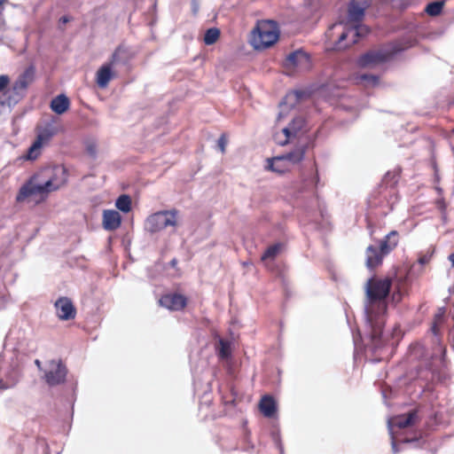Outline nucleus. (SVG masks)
Segmentation results:
<instances>
[{"mask_svg":"<svg viewBox=\"0 0 454 454\" xmlns=\"http://www.w3.org/2000/svg\"><path fill=\"white\" fill-rule=\"evenodd\" d=\"M121 223V216L116 210H104L103 226L106 231H114L118 229Z\"/></svg>","mask_w":454,"mask_h":454,"instance_id":"obj_17","label":"nucleus"},{"mask_svg":"<svg viewBox=\"0 0 454 454\" xmlns=\"http://www.w3.org/2000/svg\"><path fill=\"white\" fill-rule=\"evenodd\" d=\"M113 76L111 64H104L97 72L96 82L98 86L102 89L106 88Z\"/></svg>","mask_w":454,"mask_h":454,"instance_id":"obj_19","label":"nucleus"},{"mask_svg":"<svg viewBox=\"0 0 454 454\" xmlns=\"http://www.w3.org/2000/svg\"><path fill=\"white\" fill-rule=\"evenodd\" d=\"M307 93L302 90L291 91L286 94L284 100L280 103V112L278 119L280 120L284 116V112L290 106H294L300 100L304 98Z\"/></svg>","mask_w":454,"mask_h":454,"instance_id":"obj_16","label":"nucleus"},{"mask_svg":"<svg viewBox=\"0 0 454 454\" xmlns=\"http://www.w3.org/2000/svg\"><path fill=\"white\" fill-rule=\"evenodd\" d=\"M86 152L92 158L96 157L97 154V146L94 143H88L86 145Z\"/></svg>","mask_w":454,"mask_h":454,"instance_id":"obj_35","label":"nucleus"},{"mask_svg":"<svg viewBox=\"0 0 454 454\" xmlns=\"http://www.w3.org/2000/svg\"><path fill=\"white\" fill-rule=\"evenodd\" d=\"M356 82L364 86L374 87L379 83V77L374 74H363L357 75Z\"/></svg>","mask_w":454,"mask_h":454,"instance_id":"obj_27","label":"nucleus"},{"mask_svg":"<svg viewBox=\"0 0 454 454\" xmlns=\"http://www.w3.org/2000/svg\"><path fill=\"white\" fill-rule=\"evenodd\" d=\"M3 0H0V4L2 3Z\"/></svg>","mask_w":454,"mask_h":454,"instance_id":"obj_43","label":"nucleus"},{"mask_svg":"<svg viewBox=\"0 0 454 454\" xmlns=\"http://www.w3.org/2000/svg\"><path fill=\"white\" fill-rule=\"evenodd\" d=\"M160 304L171 310H179L186 305V299L179 294H170L160 299Z\"/></svg>","mask_w":454,"mask_h":454,"instance_id":"obj_14","label":"nucleus"},{"mask_svg":"<svg viewBox=\"0 0 454 454\" xmlns=\"http://www.w3.org/2000/svg\"><path fill=\"white\" fill-rule=\"evenodd\" d=\"M444 312H445L444 309H440L438 313L435 314V316H434V321L431 327V331L435 336L438 335L439 327L442 322Z\"/></svg>","mask_w":454,"mask_h":454,"instance_id":"obj_32","label":"nucleus"},{"mask_svg":"<svg viewBox=\"0 0 454 454\" xmlns=\"http://www.w3.org/2000/svg\"><path fill=\"white\" fill-rule=\"evenodd\" d=\"M443 4V1L432 2L427 5L425 11L430 16H437L441 13Z\"/></svg>","mask_w":454,"mask_h":454,"instance_id":"obj_30","label":"nucleus"},{"mask_svg":"<svg viewBox=\"0 0 454 454\" xmlns=\"http://www.w3.org/2000/svg\"><path fill=\"white\" fill-rule=\"evenodd\" d=\"M284 67L287 69H308L310 67L309 56L301 50L293 51L286 56Z\"/></svg>","mask_w":454,"mask_h":454,"instance_id":"obj_11","label":"nucleus"},{"mask_svg":"<svg viewBox=\"0 0 454 454\" xmlns=\"http://www.w3.org/2000/svg\"><path fill=\"white\" fill-rule=\"evenodd\" d=\"M70 102L67 96L61 94L54 98L51 102V110L58 114H64L69 107Z\"/></svg>","mask_w":454,"mask_h":454,"instance_id":"obj_20","label":"nucleus"},{"mask_svg":"<svg viewBox=\"0 0 454 454\" xmlns=\"http://www.w3.org/2000/svg\"><path fill=\"white\" fill-rule=\"evenodd\" d=\"M57 132L58 129L55 126L47 125L38 133L36 139L44 145L57 134Z\"/></svg>","mask_w":454,"mask_h":454,"instance_id":"obj_23","label":"nucleus"},{"mask_svg":"<svg viewBox=\"0 0 454 454\" xmlns=\"http://www.w3.org/2000/svg\"><path fill=\"white\" fill-rule=\"evenodd\" d=\"M35 364H36V366L38 367V369L42 372H43V367L42 366V363L40 360L36 359L35 361Z\"/></svg>","mask_w":454,"mask_h":454,"instance_id":"obj_37","label":"nucleus"},{"mask_svg":"<svg viewBox=\"0 0 454 454\" xmlns=\"http://www.w3.org/2000/svg\"><path fill=\"white\" fill-rule=\"evenodd\" d=\"M35 79V68L33 67H27L12 84V90L15 95L14 98L10 97V101L17 103L21 98Z\"/></svg>","mask_w":454,"mask_h":454,"instance_id":"obj_9","label":"nucleus"},{"mask_svg":"<svg viewBox=\"0 0 454 454\" xmlns=\"http://www.w3.org/2000/svg\"><path fill=\"white\" fill-rule=\"evenodd\" d=\"M391 288V279H373L367 281L365 315L366 320L371 327L372 340H376L380 337L383 325L385 324L384 315L387 312V301Z\"/></svg>","mask_w":454,"mask_h":454,"instance_id":"obj_1","label":"nucleus"},{"mask_svg":"<svg viewBox=\"0 0 454 454\" xmlns=\"http://www.w3.org/2000/svg\"><path fill=\"white\" fill-rule=\"evenodd\" d=\"M369 32L365 25L344 26L342 23H335L329 27L325 36L332 43V50L341 51L356 43L358 38L365 36Z\"/></svg>","mask_w":454,"mask_h":454,"instance_id":"obj_3","label":"nucleus"},{"mask_svg":"<svg viewBox=\"0 0 454 454\" xmlns=\"http://www.w3.org/2000/svg\"><path fill=\"white\" fill-rule=\"evenodd\" d=\"M264 168L277 174H283L289 170V165L286 164L284 158L280 155L273 158H268L266 160Z\"/></svg>","mask_w":454,"mask_h":454,"instance_id":"obj_18","label":"nucleus"},{"mask_svg":"<svg viewBox=\"0 0 454 454\" xmlns=\"http://www.w3.org/2000/svg\"><path fill=\"white\" fill-rule=\"evenodd\" d=\"M116 207L123 213H128L131 209V200L129 195H121L115 202Z\"/></svg>","mask_w":454,"mask_h":454,"instance_id":"obj_28","label":"nucleus"},{"mask_svg":"<svg viewBox=\"0 0 454 454\" xmlns=\"http://www.w3.org/2000/svg\"><path fill=\"white\" fill-rule=\"evenodd\" d=\"M220 36V30L216 27H211L205 32L204 43L207 45L214 44Z\"/></svg>","mask_w":454,"mask_h":454,"instance_id":"obj_29","label":"nucleus"},{"mask_svg":"<svg viewBox=\"0 0 454 454\" xmlns=\"http://www.w3.org/2000/svg\"><path fill=\"white\" fill-rule=\"evenodd\" d=\"M449 291L450 294H454V285L450 287Z\"/></svg>","mask_w":454,"mask_h":454,"instance_id":"obj_42","label":"nucleus"},{"mask_svg":"<svg viewBox=\"0 0 454 454\" xmlns=\"http://www.w3.org/2000/svg\"><path fill=\"white\" fill-rule=\"evenodd\" d=\"M398 244V233L395 231H390L380 243V247L369 246L366 248V266L373 269L380 265L383 257L389 254Z\"/></svg>","mask_w":454,"mask_h":454,"instance_id":"obj_5","label":"nucleus"},{"mask_svg":"<svg viewBox=\"0 0 454 454\" xmlns=\"http://www.w3.org/2000/svg\"><path fill=\"white\" fill-rule=\"evenodd\" d=\"M227 145V138L225 137L224 134H223L218 141H217V147L219 148V150L221 151L222 153H225V147Z\"/></svg>","mask_w":454,"mask_h":454,"instance_id":"obj_34","label":"nucleus"},{"mask_svg":"<svg viewBox=\"0 0 454 454\" xmlns=\"http://www.w3.org/2000/svg\"><path fill=\"white\" fill-rule=\"evenodd\" d=\"M67 181L66 168L62 166H56L51 168H45L34 175L24 184L17 195V201H24L32 196H38L41 200H44L51 192L59 190Z\"/></svg>","mask_w":454,"mask_h":454,"instance_id":"obj_2","label":"nucleus"},{"mask_svg":"<svg viewBox=\"0 0 454 454\" xmlns=\"http://www.w3.org/2000/svg\"><path fill=\"white\" fill-rule=\"evenodd\" d=\"M278 36L279 31L275 21L262 20L252 31L250 43L255 50H263L273 45Z\"/></svg>","mask_w":454,"mask_h":454,"instance_id":"obj_4","label":"nucleus"},{"mask_svg":"<svg viewBox=\"0 0 454 454\" xmlns=\"http://www.w3.org/2000/svg\"><path fill=\"white\" fill-rule=\"evenodd\" d=\"M215 350L221 359L228 360L232 352L231 342H218Z\"/></svg>","mask_w":454,"mask_h":454,"instance_id":"obj_26","label":"nucleus"},{"mask_svg":"<svg viewBox=\"0 0 454 454\" xmlns=\"http://www.w3.org/2000/svg\"><path fill=\"white\" fill-rule=\"evenodd\" d=\"M305 124V121L302 117H296L293 121L282 129V135L284 138L280 137L279 134L275 137L276 142L280 145H285L288 143L289 139L295 137L296 134L301 131Z\"/></svg>","mask_w":454,"mask_h":454,"instance_id":"obj_12","label":"nucleus"},{"mask_svg":"<svg viewBox=\"0 0 454 454\" xmlns=\"http://www.w3.org/2000/svg\"><path fill=\"white\" fill-rule=\"evenodd\" d=\"M448 258L451 262V267L454 268V253L450 254Z\"/></svg>","mask_w":454,"mask_h":454,"instance_id":"obj_38","label":"nucleus"},{"mask_svg":"<svg viewBox=\"0 0 454 454\" xmlns=\"http://www.w3.org/2000/svg\"><path fill=\"white\" fill-rule=\"evenodd\" d=\"M61 20L63 23H67V22H68V20H68V18H67V17L64 16V17H62V18H61V20Z\"/></svg>","mask_w":454,"mask_h":454,"instance_id":"obj_40","label":"nucleus"},{"mask_svg":"<svg viewBox=\"0 0 454 454\" xmlns=\"http://www.w3.org/2000/svg\"><path fill=\"white\" fill-rule=\"evenodd\" d=\"M401 50L400 47H395L391 51H372L361 56L358 64L362 67H371L386 61Z\"/></svg>","mask_w":454,"mask_h":454,"instance_id":"obj_10","label":"nucleus"},{"mask_svg":"<svg viewBox=\"0 0 454 454\" xmlns=\"http://www.w3.org/2000/svg\"><path fill=\"white\" fill-rule=\"evenodd\" d=\"M126 61V51L122 47H118L112 54L111 59L107 64H111V67H113L119 64H125Z\"/></svg>","mask_w":454,"mask_h":454,"instance_id":"obj_25","label":"nucleus"},{"mask_svg":"<svg viewBox=\"0 0 454 454\" xmlns=\"http://www.w3.org/2000/svg\"><path fill=\"white\" fill-rule=\"evenodd\" d=\"M43 145L37 139L34 141L32 145L28 148L27 154L23 157L27 160H35L41 155V150Z\"/></svg>","mask_w":454,"mask_h":454,"instance_id":"obj_24","label":"nucleus"},{"mask_svg":"<svg viewBox=\"0 0 454 454\" xmlns=\"http://www.w3.org/2000/svg\"><path fill=\"white\" fill-rule=\"evenodd\" d=\"M55 309L58 317L61 320H69L75 317V309L67 297H60L55 301Z\"/></svg>","mask_w":454,"mask_h":454,"instance_id":"obj_13","label":"nucleus"},{"mask_svg":"<svg viewBox=\"0 0 454 454\" xmlns=\"http://www.w3.org/2000/svg\"><path fill=\"white\" fill-rule=\"evenodd\" d=\"M367 0H352L348 6V20L351 22L360 21L364 15V11L368 6Z\"/></svg>","mask_w":454,"mask_h":454,"instance_id":"obj_15","label":"nucleus"},{"mask_svg":"<svg viewBox=\"0 0 454 454\" xmlns=\"http://www.w3.org/2000/svg\"><path fill=\"white\" fill-rule=\"evenodd\" d=\"M261 412L267 418H271L276 412V403L270 396H263L259 403Z\"/></svg>","mask_w":454,"mask_h":454,"instance_id":"obj_21","label":"nucleus"},{"mask_svg":"<svg viewBox=\"0 0 454 454\" xmlns=\"http://www.w3.org/2000/svg\"><path fill=\"white\" fill-rule=\"evenodd\" d=\"M10 83V78L6 74L0 75V93L4 92Z\"/></svg>","mask_w":454,"mask_h":454,"instance_id":"obj_33","label":"nucleus"},{"mask_svg":"<svg viewBox=\"0 0 454 454\" xmlns=\"http://www.w3.org/2000/svg\"><path fill=\"white\" fill-rule=\"evenodd\" d=\"M305 146L297 147L294 151L281 155L284 158V160L290 166V164H297L301 162L305 154Z\"/></svg>","mask_w":454,"mask_h":454,"instance_id":"obj_22","label":"nucleus"},{"mask_svg":"<svg viewBox=\"0 0 454 454\" xmlns=\"http://www.w3.org/2000/svg\"><path fill=\"white\" fill-rule=\"evenodd\" d=\"M67 366L61 359H51L43 366V379L50 387L61 385L66 381Z\"/></svg>","mask_w":454,"mask_h":454,"instance_id":"obj_8","label":"nucleus"},{"mask_svg":"<svg viewBox=\"0 0 454 454\" xmlns=\"http://www.w3.org/2000/svg\"><path fill=\"white\" fill-rule=\"evenodd\" d=\"M413 441H414L413 439H408V438H406V439H404L403 442H413Z\"/></svg>","mask_w":454,"mask_h":454,"instance_id":"obj_41","label":"nucleus"},{"mask_svg":"<svg viewBox=\"0 0 454 454\" xmlns=\"http://www.w3.org/2000/svg\"><path fill=\"white\" fill-rule=\"evenodd\" d=\"M9 387H10V386H9V385H7V384H5V383H4V381H3L2 380H0V389H6V388H8Z\"/></svg>","mask_w":454,"mask_h":454,"instance_id":"obj_39","label":"nucleus"},{"mask_svg":"<svg viewBox=\"0 0 454 454\" xmlns=\"http://www.w3.org/2000/svg\"><path fill=\"white\" fill-rule=\"evenodd\" d=\"M419 421L417 411L413 410L406 414L397 415L387 420L388 432L391 436L392 451L394 454L399 452L396 441L399 430L414 426Z\"/></svg>","mask_w":454,"mask_h":454,"instance_id":"obj_7","label":"nucleus"},{"mask_svg":"<svg viewBox=\"0 0 454 454\" xmlns=\"http://www.w3.org/2000/svg\"><path fill=\"white\" fill-rule=\"evenodd\" d=\"M281 248L280 244H275L267 248L265 253L262 256V260L265 261L268 259H273L277 256V254L279 253Z\"/></svg>","mask_w":454,"mask_h":454,"instance_id":"obj_31","label":"nucleus"},{"mask_svg":"<svg viewBox=\"0 0 454 454\" xmlns=\"http://www.w3.org/2000/svg\"><path fill=\"white\" fill-rule=\"evenodd\" d=\"M179 223L178 211L176 209L159 211L149 215L145 222V229L156 233L169 227L176 228Z\"/></svg>","mask_w":454,"mask_h":454,"instance_id":"obj_6","label":"nucleus"},{"mask_svg":"<svg viewBox=\"0 0 454 454\" xmlns=\"http://www.w3.org/2000/svg\"><path fill=\"white\" fill-rule=\"evenodd\" d=\"M430 259H431V254H425V255H422L419 257V262L421 265H425L430 261Z\"/></svg>","mask_w":454,"mask_h":454,"instance_id":"obj_36","label":"nucleus"}]
</instances>
